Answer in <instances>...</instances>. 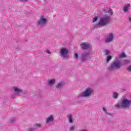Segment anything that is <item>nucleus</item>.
I'll use <instances>...</instances> for the list:
<instances>
[{
  "label": "nucleus",
  "mask_w": 131,
  "mask_h": 131,
  "mask_svg": "<svg viewBox=\"0 0 131 131\" xmlns=\"http://www.w3.org/2000/svg\"><path fill=\"white\" fill-rule=\"evenodd\" d=\"M111 22V17L110 16H104L103 17H100L99 21L97 24L94 25V28H102L110 24Z\"/></svg>",
  "instance_id": "obj_1"
},
{
  "label": "nucleus",
  "mask_w": 131,
  "mask_h": 131,
  "mask_svg": "<svg viewBox=\"0 0 131 131\" xmlns=\"http://www.w3.org/2000/svg\"><path fill=\"white\" fill-rule=\"evenodd\" d=\"M94 93V90L93 89L91 88H87L84 92L79 94L77 98L78 99H80V98H89V97H91L92 94Z\"/></svg>",
  "instance_id": "obj_2"
},
{
  "label": "nucleus",
  "mask_w": 131,
  "mask_h": 131,
  "mask_svg": "<svg viewBox=\"0 0 131 131\" xmlns=\"http://www.w3.org/2000/svg\"><path fill=\"white\" fill-rule=\"evenodd\" d=\"M121 67V62L120 61L117 60L112 62L110 66H108V70L109 71H114L115 70H117Z\"/></svg>",
  "instance_id": "obj_3"
},
{
  "label": "nucleus",
  "mask_w": 131,
  "mask_h": 131,
  "mask_svg": "<svg viewBox=\"0 0 131 131\" xmlns=\"http://www.w3.org/2000/svg\"><path fill=\"white\" fill-rule=\"evenodd\" d=\"M80 58L81 62H85L88 59H91V53L90 52H83L81 54Z\"/></svg>",
  "instance_id": "obj_4"
},
{
  "label": "nucleus",
  "mask_w": 131,
  "mask_h": 131,
  "mask_svg": "<svg viewBox=\"0 0 131 131\" xmlns=\"http://www.w3.org/2000/svg\"><path fill=\"white\" fill-rule=\"evenodd\" d=\"M47 18H45V16H42L38 21V26H45L47 25Z\"/></svg>",
  "instance_id": "obj_5"
},
{
  "label": "nucleus",
  "mask_w": 131,
  "mask_h": 131,
  "mask_svg": "<svg viewBox=\"0 0 131 131\" xmlns=\"http://www.w3.org/2000/svg\"><path fill=\"white\" fill-rule=\"evenodd\" d=\"M68 55V49L65 48H61L60 50V56L62 58H66Z\"/></svg>",
  "instance_id": "obj_6"
},
{
  "label": "nucleus",
  "mask_w": 131,
  "mask_h": 131,
  "mask_svg": "<svg viewBox=\"0 0 131 131\" xmlns=\"http://www.w3.org/2000/svg\"><path fill=\"white\" fill-rule=\"evenodd\" d=\"M13 89L16 96H20L23 94V90L18 87L13 86Z\"/></svg>",
  "instance_id": "obj_7"
},
{
  "label": "nucleus",
  "mask_w": 131,
  "mask_h": 131,
  "mask_svg": "<svg viewBox=\"0 0 131 131\" xmlns=\"http://www.w3.org/2000/svg\"><path fill=\"white\" fill-rule=\"evenodd\" d=\"M114 39V36L113 35V33H110L108 35V36L105 39L104 42L105 43H109L113 41V39Z\"/></svg>",
  "instance_id": "obj_8"
},
{
  "label": "nucleus",
  "mask_w": 131,
  "mask_h": 131,
  "mask_svg": "<svg viewBox=\"0 0 131 131\" xmlns=\"http://www.w3.org/2000/svg\"><path fill=\"white\" fill-rule=\"evenodd\" d=\"M130 8V4H127L126 5H125L123 7V11L124 13H128V12L130 11V8Z\"/></svg>",
  "instance_id": "obj_9"
},
{
  "label": "nucleus",
  "mask_w": 131,
  "mask_h": 131,
  "mask_svg": "<svg viewBox=\"0 0 131 131\" xmlns=\"http://www.w3.org/2000/svg\"><path fill=\"white\" fill-rule=\"evenodd\" d=\"M82 50H88L90 49V44L89 43H82L80 44Z\"/></svg>",
  "instance_id": "obj_10"
},
{
  "label": "nucleus",
  "mask_w": 131,
  "mask_h": 131,
  "mask_svg": "<svg viewBox=\"0 0 131 131\" xmlns=\"http://www.w3.org/2000/svg\"><path fill=\"white\" fill-rule=\"evenodd\" d=\"M41 125L40 124L36 123L34 125L33 128H29L28 131H36L37 127H40Z\"/></svg>",
  "instance_id": "obj_11"
},
{
  "label": "nucleus",
  "mask_w": 131,
  "mask_h": 131,
  "mask_svg": "<svg viewBox=\"0 0 131 131\" xmlns=\"http://www.w3.org/2000/svg\"><path fill=\"white\" fill-rule=\"evenodd\" d=\"M53 121H54V117H53V116H50V117L47 118L46 123L53 122Z\"/></svg>",
  "instance_id": "obj_12"
},
{
  "label": "nucleus",
  "mask_w": 131,
  "mask_h": 131,
  "mask_svg": "<svg viewBox=\"0 0 131 131\" xmlns=\"http://www.w3.org/2000/svg\"><path fill=\"white\" fill-rule=\"evenodd\" d=\"M68 118L70 123H73V117L71 114H69L68 115Z\"/></svg>",
  "instance_id": "obj_13"
},
{
  "label": "nucleus",
  "mask_w": 131,
  "mask_h": 131,
  "mask_svg": "<svg viewBox=\"0 0 131 131\" xmlns=\"http://www.w3.org/2000/svg\"><path fill=\"white\" fill-rule=\"evenodd\" d=\"M55 82H56L55 79H52L48 81V84L50 86H52V85H54V84H55Z\"/></svg>",
  "instance_id": "obj_14"
},
{
  "label": "nucleus",
  "mask_w": 131,
  "mask_h": 131,
  "mask_svg": "<svg viewBox=\"0 0 131 131\" xmlns=\"http://www.w3.org/2000/svg\"><path fill=\"white\" fill-rule=\"evenodd\" d=\"M126 55L125 54V53H124V52L122 53L121 54L119 55V58L120 59H121L122 58H126Z\"/></svg>",
  "instance_id": "obj_15"
},
{
  "label": "nucleus",
  "mask_w": 131,
  "mask_h": 131,
  "mask_svg": "<svg viewBox=\"0 0 131 131\" xmlns=\"http://www.w3.org/2000/svg\"><path fill=\"white\" fill-rule=\"evenodd\" d=\"M112 59V56H106V63H108L110 62V61Z\"/></svg>",
  "instance_id": "obj_16"
},
{
  "label": "nucleus",
  "mask_w": 131,
  "mask_h": 131,
  "mask_svg": "<svg viewBox=\"0 0 131 131\" xmlns=\"http://www.w3.org/2000/svg\"><path fill=\"white\" fill-rule=\"evenodd\" d=\"M113 98H114V99H117V98H118V93H117V92H114Z\"/></svg>",
  "instance_id": "obj_17"
},
{
  "label": "nucleus",
  "mask_w": 131,
  "mask_h": 131,
  "mask_svg": "<svg viewBox=\"0 0 131 131\" xmlns=\"http://www.w3.org/2000/svg\"><path fill=\"white\" fill-rule=\"evenodd\" d=\"M63 86V83H58L56 85V88L57 89H61Z\"/></svg>",
  "instance_id": "obj_18"
},
{
  "label": "nucleus",
  "mask_w": 131,
  "mask_h": 131,
  "mask_svg": "<svg viewBox=\"0 0 131 131\" xmlns=\"http://www.w3.org/2000/svg\"><path fill=\"white\" fill-rule=\"evenodd\" d=\"M130 61L129 60H124L123 61V65H126V64H128V63H130Z\"/></svg>",
  "instance_id": "obj_19"
},
{
  "label": "nucleus",
  "mask_w": 131,
  "mask_h": 131,
  "mask_svg": "<svg viewBox=\"0 0 131 131\" xmlns=\"http://www.w3.org/2000/svg\"><path fill=\"white\" fill-rule=\"evenodd\" d=\"M75 128H76V127L74 125L71 126L69 128L70 131H73L75 130Z\"/></svg>",
  "instance_id": "obj_20"
},
{
  "label": "nucleus",
  "mask_w": 131,
  "mask_h": 131,
  "mask_svg": "<svg viewBox=\"0 0 131 131\" xmlns=\"http://www.w3.org/2000/svg\"><path fill=\"white\" fill-rule=\"evenodd\" d=\"M98 16L95 17L93 19V23H95V22H96V21H98Z\"/></svg>",
  "instance_id": "obj_21"
},
{
  "label": "nucleus",
  "mask_w": 131,
  "mask_h": 131,
  "mask_svg": "<svg viewBox=\"0 0 131 131\" xmlns=\"http://www.w3.org/2000/svg\"><path fill=\"white\" fill-rule=\"evenodd\" d=\"M104 52H105V55L106 56H108V55H110V51H109V50H104Z\"/></svg>",
  "instance_id": "obj_22"
},
{
  "label": "nucleus",
  "mask_w": 131,
  "mask_h": 131,
  "mask_svg": "<svg viewBox=\"0 0 131 131\" xmlns=\"http://www.w3.org/2000/svg\"><path fill=\"white\" fill-rule=\"evenodd\" d=\"M127 71H128V72H131V65L128 67V68H127Z\"/></svg>",
  "instance_id": "obj_23"
},
{
  "label": "nucleus",
  "mask_w": 131,
  "mask_h": 131,
  "mask_svg": "<svg viewBox=\"0 0 131 131\" xmlns=\"http://www.w3.org/2000/svg\"><path fill=\"white\" fill-rule=\"evenodd\" d=\"M15 119L12 118L10 119V123H13V122H15Z\"/></svg>",
  "instance_id": "obj_24"
},
{
  "label": "nucleus",
  "mask_w": 131,
  "mask_h": 131,
  "mask_svg": "<svg viewBox=\"0 0 131 131\" xmlns=\"http://www.w3.org/2000/svg\"><path fill=\"white\" fill-rule=\"evenodd\" d=\"M74 58L75 59H78V54L77 53L74 54Z\"/></svg>",
  "instance_id": "obj_25"
},
{
  "label": "nucleus",
  "mask_w": 131,
  "mask_h": 131,
  "mask_svg": "<svg viewBox=\"0 0 131 131\" xmlns=\"http://www.w3.org/2000/svg\"><path fill=\"white\" fill-rule=\"evenodd\" d=\"M108 13L110 14V15H113V12L112 11V10H108Z\"/></svg>",
  "instance_id": "obj_26"
},
{
  "label": "nucleus",
  "mask_w": 131,
  "mask_h": 131,
  "mask_svg": "<svg viewBox=\"0 0 131 131\" xmlns=\"http://www.w3.org/2000/svg\"><path fill=\"white\" fill-rule=\"evenodd\" d=\"M16 96H17V95H16L15 93L14 94H13V95L11 96V98L14 99V98H15V97H16Z\"/></svg>",
  "instance_id": "obj_27"
},
{
  "label": "nucleus",
  "mask_w": 131,
  "mask_h": 131,
  "mask_svg": "<svg viewBox=\"0 0 131 131\" xmlns=\"http://www.w3.org/2000/svg\"><path fill=\"white\" fill-rule=\"evenodd\" d=\"M102 110L104 111L105 113H107V110H106V108L103 107H102Z\"/></svg>",
  "instance_id": "obj_28"
},
{
  "label": "nucleus",
  "mask_w": 131,
  "mask_h": 131,
  "mask_svg": "<svg viewBox=\"0 0 131 131\" xmlns=\"http://www.w3.org/2000/svg\"><path fill=\"white\" fill-rule=\"evenodd\" d=\"M128 21L129 22H131V16L128 17Z\"/></svg>",
  "instance_id": "obj_29"
},
{
  "label": "nucleus",
  "mask_w": 131,
  "mask_h": 131,
  "mask_svg": "<svg viewBox=\"0 0 131 131\" xmlns=\"http://www.w3.org/2000/svg\"><path fill=\"white\" fill-rule=\"evenodd\" d=\"M47 54H51V52H50V51H49V50L47 51Z\"/></svg>",
  "instance_id": "obj_30"
},
{
  "label": "nucleus",
  "mask_w": 131,
  "mask_h": 131,
  "mask_svg": "<svg viewBox=\"0 0 131 131\" xmlns=\"http://www.w3.org/2000/svg\"><path fill=\"white\" fill-rule=\"evenodd\" d=\"M105 114H107V115H111V114H110V113H107L106 112V113H105Z\"/></svg>",
  "instance_id": "obj_31"
},
{
  "label": "nucleus",
  "mask_w": 131,
  "mask_h": 131,
  "mask_svg": "<svg viewBox=\"0 0 131 131\" xmlns=\"http://www.w3.org/2000/svg\"><path fill=\"white\" fill-rule=\"evenodd\" d=\"M122 92H125V89H122Z\"/></svg>",
  "instance_id": "obj_32"
}]
</instances>
